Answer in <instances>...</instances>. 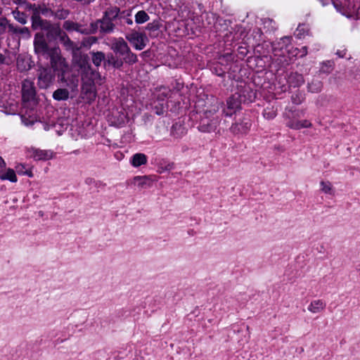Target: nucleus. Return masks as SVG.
Wrapping results in <instances>:
<instances>
[{
  "instance_id": "obj_1",
  "label": "nucleus",
  "mask_w": 360,
  "mask_h": 360,
  "mask_svg": "<svg viewBox=\"0 0 360 360\" xmlns=\"http://www.w3.org/2000/svg\"><path fill=\"white\" fill-rule=\"evenodd\" d=\"M219 110V106H213L212 109L206 110L204 116L201 117L199 129L202 132L214 131L219 124V118L214 116Z\"/></svg>"
},
{
  "instance_id": "obj_2",
  "label": "nucleus",
  "mask_w": 360,
  "mask_h": 360,
  "mask_svg": "<svg viewBox=\"0 0 360 360\" xmlns=\"http://www.w3.org/2000/svg\"><path fill=\"white\" fill-rule=\"evenodd\" d=\"M56 70L49 66L39 65L37 70V86L39 89H47L54 82Z\"/></svg>"
},
{
  "instance_id": "obj_3",
  "label": "nucleus",
  "mask_w": 360,
  "mask_h": 360,
  "mask_svg": "<svg viewBox=\"0 0 360 360\" xmlns=\"http://www.w3.org/2000/svg\"><path fill=\"white\" fill-rule=\"evenodd\" d=\"M90 30H93V34H96L98 31L103 35L110 34L114 32L115 25L113 21L103 16L102 18L90 23Z\"/></svg>"
},
{
  "instance_id": "obj_4",
  "label": "nucleus",
  "mask_w": 360,
  "mask_h": 360,
  "mask_svg": "<svg viewBox=\"0 0 360 360\" xmlns=\"http://www.w3.org/2000/svg\"><path fill=\"white\" fill-rule=\"evenodd\" d=\"M39 30L46 32V37L49 41L58 39L63 32L59 23H53L48 20L39 27Z\"/></svg>"
},
{
  "instance_id": "obj_5",
  "label": "nucleus",
  "mask_w": 360,
  "mask_h": 360,
  "mask_svg": "<svg viewBox=\"0 0 360 360\" xmlns=\"http://www.w3.org/2000/svg\"><path fill=\"white\" fill-rule=\"evenodd\" d=\"M46 55L50 58V68L56 70L59 67L65 68L68 67L65 59L61 56V51L58 46L51 47Z\"/></svg>"
},
{
  "instance_id": "obj_6",
  "label": "nucleus",
  "mask_w": 360,
  "mask_h": 360,
  "mask_svg": "<svg viewBox=\"0 0 360 360\" xmlns=\"http://www.w3.org/2000/svg\"><path fill=\"white\" fill-rule=\"evenodd\" d=\"M126 39L134 46L136 50L143 49L147 42L148 37L145 33L132 30L125 36Z\"/></svg>"
},
{
  "instance_id": "obj_7",
  "label": "nucleus",
  "mask_w": 360,
  "mask_h": 360,
  "mask_svg": "<svg viewBox=\"0 0 360 360\" xmlns=\"http://www.w3.org/2000/svg\"><path fill=\"white\" fill-rule=\"evenodd\" d=\"M58 82L61 83V86L68 87L72 91L77 90L79 84L77 77L74 75H68L63 68L58 75Z\"/></svg>"
},
{
  "instance_id": "obj_8",
  "label": "nucleus",
  "mask_w": 360,
  "mask_h": 360,
  "mask_svg": "<svg viewBox=\"0 0 360 360\" xmlns=\"http://www.w3.org/2000/svg\"><path fill=\"white\" fill-rule=\"evenodd\" d=\"M34 52L37 54L41 56H45L51 49L44 39L43 33L37 32L35 34L34 39Z\"/></svg>"
},
{
  "instance_id": "obj_9",
  "label": "nucleus",
  "mask_w": 360,
  "mask_h": 360,
  "mask_svg": "<svg viewBox=\"0 0 360 360\" xmlns=\"http://www.w3.org/2000/svg\"><path fill=\"white\" fill-rule=\"evenodd\" d=\"M35 97L36 89L34 83L29 79H25L22 83V98L23 101H34Z\"/></svg>"
},
{
  "instance_id": "obj_10",
  "label": "nucleus",
  "mask_w": 360,
  "mask_h": 360,
  "mask_svg": "<svg viewBox=\"0 0 360 360\" xmlns=\"http://www.w3.org/2000/svg\"><path fill=\"white\" fill-rule=\"evenodd\" d=\"M63 28L68 32H77L83 34H92L93 30H90V26L85 27L82 24H79L72 20H65L63 23Z\"/></svg>"
},
{
  "instance_id": "obj_11",
  "label": "nucleus",
  "mask_w": 360,
  "mask_h": 360,
  "mask_svg": "<svg viewBox=\"0 0 360 360\" xmlns=\"http://www.w3.org/2000/svg\"><path fill=\"white\" fill-rule=\"evenodd\" d=\"M112 49L122 58L130 51L127 43L122 38L115 39L112 44Z\"/></svg>"
},
{
  "instance_id": "obj_12",
  "label": "nucleus",
  "mask_w": 360,
  "mask_h": 360,
  "mask_svg": "<svg viewBox=\"0 0 360 360\" xmlns=\"http://www.w3.org/2000/svg\"><path fill=\"white\" fill-rule=\"evenodd\" d=\"M251 123L248 120H244L241 122H236L231 125L230 130L235 134H245L250 130Z\"/></svg>"
},
{
  "instance_id": "obj_13",
  "label": "nucleus",
  "mask_w": 360,
  "mask_h": 360,
  "mask_svg": "<svg viewBox=\"0 0 360 360\" xmlns=\"http://www.w3.org/2000/svg\"><path fill=\"white\" fill-rule=\"evenodd\" d=\"M41 5L36 4L32 10V14L31 16V21L32 28L33 30H39V27L46 20V19H43L41 18V11H39Z\"/></svg>"
},
{
  "instance_id": "obj_14",
  "label": "nucleus",
  "mask_w": 360,
  "mask_h": 360,
  "mask_svg": "<svg viewBox=\"0 0 360 360\" xmlns=\"http://www.w3.org/2000/svg\"><path fill=\"white\" fill-rule=\"evenodd\" d=\"M82 79L86 82H92L93 84H101V77L98 72L91 68L84 75H82Z\"/></svg>"
},
{
  "instance_id": "obj_15",
  "label": "nucleus",
  "mask_w": 360,
  "mask_h": 360,
  "mask_svg": "<svg viewBox=\"0 0 360 360\" xmlns=\"http://www.w3.org/2000/svg\"><path fill=\"white\" fill-rule=\"evenodd\" d=\"M326 303L321 300H315L308 306V311L312 314H319L324 311Z\"/></svg>"
},
{
  "instance_id": "obj_16",
  "label": "nucleus",
  "mask_w": 360,
  "mask_h": 360,
  "mask_svg": "<svg viewBox=\"0 0 360 360\" xmlns=\"http://www.w3.org/2000/svg\"><path fill=\"white\" fill-rule=\"evenodd\" d=\"M76 64L79 67L82 75H84L91 68L87 55H80L79 58L76 60Z\"/></svg>"
},
{
  "instance_id": "obj_17",
  "label": "nucleus",
  "mask_w": 360,
  "mask_h": 360,
  "mask_svg": "<svg viewBox=\"0 0 360 360\" xmlns=\"http://www.w3.org/2000/svg\"><path fill=\"white\" fill-rule=\"evenodd\" d=\"M70 13V10L64 8L61 5L54 6L53 17L57 20H65Z\"/></svg>"
},
{
  "instance_id": "obj_18",
  "label": "nucleus",
  "mask_w": 360,
  "mask_h": 360,
  "mask_svg": "<svg viewBox=\"0 0 360 360\" xmlns=\"http://www.w3.org/2000/svg\"><path fill=\"white\" fill-rule=\"evenodd\" d=\"M288 82L291 86L297 87L304 84V79L302 74L295 72L288 75Z\"/></svg>"
},
{
  "instance_id": "obj_19",
  "label": "nucleus",
  "mask_w": 360,
  "mask_h": 360,
  "mask_svg": "<svg viewBox=\"0 0 360 360\" xmlns=\"http://www.w3.org/2000/svg\"><path fill=\"white\" fill-rule=\"evenodd\" d=\"M82 89L84 94H89V99L91 100L96 98L95 84H93L92 82H86L83 80Z\"/></svg>"
},
{
  "instance_id": "obj_20",
  "label": "nucleus",
  "mask_w": 360,
  "mask_h": 360,
  "mask_svg": "<svg viewBox=\"0 0 360 360\" xmlns=\"http://www.w3.org/2000/svg\"><path fill=\"white\" fill-rule=\"evenodd\" d=\"M133 183L140 188L150 187L152 181L148 176H137L133 179Z\"/></svg>"
},
{
  "instance_id": "obj_21",
  "label": "nucleus",
  "mask_w": 360,
  "mask_h": 360,
  "mask_svg": "<svg viewBox=\"0 0 360 360\" xmlns=\"http://www.w3.org/2000/svg\"><path fill=\"white\" fill-rule=\"evenodd\" d=\"M59 41L63 45L68 51H74L75 49V43L70 39L65 31H63L58 38Z\"/></svg>"
},
{
  "instance_id": "obj_22",
  "label": "nucleus",
  "mask_w": 360,
  "mask_h": 360,
  "mask_svg": "<svg viewBox=\"0 0 360 360\" xmlns=\"http://www.w3.org/2000/svg\"><path fill=\"white\" fill-rule=\"evenodd\" d=\"M130 162L134 167H138L147 163V157L143 153H136L132 156Z\"/></svg>"
},
{
  "instance_id": "obj_23",
  "label": "nucleus",
  "mask_w": 360,
  "mask_h": 360,
  "mask_svg": "<svg viewBox=\"0 0 360 360\" xmlns=\"http://www.w3.org/2000/svg\"><path fill=\"white\" fill-rule=\"evenodd\" d=\"M70 93L65 88H59L53 93V98L54 100L66 101L69 98Z\"/></svg>"
},
{
  "instance_id": "obj_24",
  "label": "nucleus",
  "mask_w": 360,
  "mask_h": 360,
  "mask_svg": "<svg viewBox=\"0 0 360 360\" xmlns=\"http://www.w3.org/2000/svg\"><path fill=\"white\" fill-rule=\"evenodd\" d=\"M120 12V8H118L117 6H111V7L108 8L105 11L103 16L113 21L119 17Z\"/></svg>"
},
{
  "instance_id": "obj_25",
  "label": "nucleus",
  "mask_w": 360,
  "mask_h": 360,
  "mask_svg": "<svg viewBox=\"0 0 360 360\" xmlns=\"http://www.w3.org/2000/svg\"><path fill=\"white\" fill-rule=\"evenodd\" d=\"M90 54L91 55L92 62L96 67H99L103 61H106L105 55L102 51H92Z\"/></svg>"
},
{
  "instance_id": "obj_26",
  "label": "nucleus",
  "mask_w": 360,
  "mask_h": 360,
  "mask_svg": "<svg viewBox=\"0 0 360 360\" xmlns=\"http://www.w3.org/2000/svg\"><path fill=\"white\" fill-rule=\"evenodd\" d=\"M9 32L13 34H20L25 38H30L31 37V32L28 27H17L13 25H9Z\"/></svg>"
},
{
  "instance_id": "obj_27",
  "label": "nucleus",
  "mask_w": 360,
  "mask_h": 360,
  "mask_svg": "<svg viewBox=\"0 0 360 360\" xmlns=\"http://www.w3.org/2000/svg\"><path fill=\"white\" fill-rule=\"evenodd\" d=\"M32 157L36 160H46L51 158V153L49 151L34 149L33 150Z\"/></svg>"
},
{
  "instance_id": "obj_28",
  "label": "nucleus",
  "mask_w": 360,
  "mask_h": 360,
  "mask_svg": "<svg viewBox=\"0 0 360 360\" xmlns=\"http://www.w3.org/2000/svg\"><path fill=\"white\" fill-rule=\"evenodd\" d=\"M106 64L112 65L115 68H120L123 65V60L112 54H110L108 55V59L105 61V65Z\"/></svg>"
},
{
  "instance_id": "obj_29",
  "label": "nucleus",
  "mask_w": 360,
  "mask_h": 360,
  "mask_svg": "<svg viewBox=\"0 0 360 360\" xmlns=\"http://www.w3.org/2000/svg\"><path fill=\"white\" fill-rule=\"evenodd\" d=\"M322 89V83L319 79H312L311 82L308 84V89L312 93H318L321 91Z\"/></svg>"
},
{
  "instance_id": "obj_30",
  "label": "nucleus",
  "mask_w": 360,
  "mask_h": 360,
  "mask_svg": "<svg viewBox=\"0 0 360 360\" xmlns=\"http://www.w3.org/2000/svg\"><path fill=\"white\" fill-rule=\"evenodd\" d=\"M53 4H49L47 6L45 4L41 5V8H39V11H41V14L44 15L45 17H53Z\"/></svg>"
},
{
  "instance_id": "obj_31",
  "label": "nucleus",
  "mask_w": 360,
  "mask_h": 360,
  "mask_svg": "<svg viewBox=\"0 0 360 360\" xmlns=\"http://www.w3.org/2000/svg\"><path fill=\"white\" fill-rule=\"evenodd\" d=\"M12 14L15 20L22 25H25L27 22V15L23 12H20L18 8L12 11Z\"/></svg>"
},
{
  "instance_id": "obj_32",
  "label": "nucleus",
  "mask_w": 360,
  "mask_h": 360,
  "mask_svg": "<svg viewBox=\"0 0 360 360\" xmlns=\"http://www.w3.org/2000/svg\"><path fill=\"white\" fill-rule=\"evenodd\" d=\"M0 179L2 180L8 179L12 182L17 181L15 173L14 170L12 169H8L6 173H4L3 171L2 173H1L0 174Z\"/></svg>"
},
{
  "instance_id": "obj_33",
  "label": "nucleus",
  "mask_w": 360,
  "mask_h": 360,
  "mask_svg": "<svg viewBox=\"0 0 360 360\" xmlns=\"http://www.w3.org/2000/svg\"><path fill=\"white\" fill-rule=\"evenodd\" d=\"M98 41L96 37H87L82 39L81 41V47L89 49L91 45L96 44Z\"/></svg>"
},
{
  "instance_id": "obj_34",
  "label": "nucleus",
  "mask_w": 360,
  "mask_h": 360,
  "mask_svg": "<svg viewBox=\"0 0 360 360\" xmlns=\"http://www.w3.org/2000/svg\"><path fill=\"white\" fill-rule=\"evenodd\" d=\"M149 20V15L145 11H139L135 15V21L138 24L146 22Z\"/></svg>"
},
{
  "instance_id": "obj_35",
  "label": "nucleus",
  "mask_w": 360,
  "mask_h": 360,
  "mask_svg": "<svg viewBox=\"0 0 360 360\" xmlns=\"http://www.w3.org/2000/svg\"><path fill=\"white\" fill-rule=\"evenodd\" d=\"M123 63L134 64L137 62V56L131 50L122 58Z\"/></svg>"
},
{
  "instance_id": "obj_36",
  "label": "nucleus",
  "mask_w": 360,
  "mask_h": 360,
  "mask_svg": "<svg viewBox=\"0 0 360 360\" xmlns=\"http://www.w3.org/2000/svg\"><path fill=\"white\" fill-rule=\"evenodd\" d=\"M12 25L6 17L0 18V34H4L6 32V27L9 29V25Z\"/></svg>"
},
{
  "instance_id": "obj_37",
  "label": "nucleus",
  "mask_w": 360,
  "mask_h": 360,
  "mask_svg": "<svg viewBox=\"0 0 360 360\" xmlns=\"http://www.w3.org/2000/svg\"><path fill=\"white\" fill-rule=\"evenodd\" d=\"M320 185L321 191L327 194L332 193V185L329 181H321Z\"/></svg>"
},
{
  "instance_id": "obj_38",
  "label": "nucleus",
  "mask_w": 360,
  "mask_h": 360,
  "mask_svg": "<svg viewBox=\"0 0 360 360\" xmlns=\"http://www.w3.org/2000/svg\"><path fill=\"white\" fill-rule=\"evenodd\" d=\"M226 103H227L228 108L230 110H233V111H234L239 106L238 102L237 101L236 99H235L233 98H229L227 100Z\"/></svg>"
},
{
  "instance_id": "obj_39",
  "label": "nucleus",
  "mask_w": 360,
  "mask_h": 360,
  "mask_svg": "<svg viewBox=\"0 0 360 360\" xmlns=\"http://www.w3.org/2000/svg\"><path fill=\"white\" fill-rule=\"evenodd\" d=\"M287 126L291 129L296 130L302 129V126L300 125V121L290 120L288 122Z\"/></svg>"
},
{
  "instance_id": "obj_40",
  "label": "nucleus",
  "mask_w": 360,
  "mask_h": 360,
  "mask_svg": "<svg viewBox=\"0 0 360 360\" xmlns=\"http://www.w3.org/2000/svg\"><path fill=\"white\" fill-rule=\"evenodd\" d=\"M174 163H167L165 165H160L158 167V172L162 173L165 171H169L174 168Z\"/></svg>"
},
{
  "instance_id": "obj_41",
  "label": "nucleus",
  "mask_w": 360,
  "mask_h": 360,
  "mask_svg": "<svg viewBox=\"0 0 360 360\" xmlns=\"http://www.w3.org/2000/svg\"><path fill=\"white\" fill-rule=\"evenodd\" d=\"M332 67L333 65L330 61L323 63L320 69V72L329 73L332 70Z\"/></svg>"
},
{
  "instance_id": "obj_42",
  "label": "nucleus",
  "mask_w": 360,
  "mask_h": 360,
  "mask_svg": "<svg viewBox=\"0 0 360 360\" xmlns=\"http://www.w3.org/2000/svg\"><path fill=\"white\" fill-rule=\"evenodd\" d=\"M276 113L274 110L268 111L267 110H265L264 112V116L266 119H271L276 117Z\"/></svg>"
},
{
  "instance_id": "obj_43",
  "label": "nucleus",
  "mask_w": 360,
  "mask_h": 360,
  "mask_svg": "<svg viewBox=\"0 0 360 360\" xmlns=\"http://www.w3.org/2000/svg\"><path fill=\"white\" fill-rule=\"evenodd\" d=\"M300 125L302 126V128H309L312 126L311 123L307 120L300 121Z\"/></svg>"
},
{
  "instance_id": "obj_44",
  "label": "nucleus",
  "mask_w": 360,
  "mask_h": 360,
  "mask_svg": "<svg viewBox=\"0 0 360 360\" xmlns=\"http://www.w3.org/2000/svg\"><path fill=\"white\" fill-rule=\"evenodd\" d=\"M24 4H25V9L29 10V11H32L33 9V8L34 7V6L36 5L35 4H31V3H27V2H25Z\"/></svg>"
},
{
  "instance_id": "obj_45",
  "label": "nucleus",
  "mask_w": 360,
  "mask_h": 360,
  "mask_svg": "<svg viewBox=\"0 0 360 360\" xmlns=\"http://www.w3.org/2000/svg\"><path fill=\"white\" fill-rule=\"evenodd\" d=\"M297 96L296 95V97L294 96H292V102L295 104H299L301 103V100L300 98H297Z\"/></svg>"
},
{
  "instance_id": "obj_46",
  "label": "nucleus",
  "mask_w": 360,
  "mask_h": 360,
  "mask_svg": "<svg viewBox=\"0 0 360 360\" xmlns=\"http://www.w3.org/2000/svg\"><path fill=\"white\" fill-rule=\"evenodd\" d=\"M21 62L23 63L24 60H21ZM17 65H18V69L20 70L21 71H23V70L27 69L25 66L23 67V68H21V66H20V60H18Z\"/></svg>"
},
{
  "instance_id": "obj_47",
  "label": "nucleus",
  "mask_w": 360,
  "mask_h": 360,
  "mask_svg": "<svg viewBox=\"0 0 360 360\" xmlns=\"http://www.w3.org/2000/svg\"><path fill=\"white\" fill-rule=\"evenodd\" d=\"M307 53V46H303L302 49V55L301 56H306Z\"/></svg>"
},
{
  "instance_id": "obj_48",
  "label": "nucleus",
  "mask_w": 360,
  "mask_h": 360,
  "mask_svg": "<svg viewBox=\"0 0 360 360\" xmlns=\"http://www.w3.org/2000/svg\"><path fill=\"white\" fill-rule=\"evenodd\" d=\"M336 54H337L340 58H343V57H345V52L338 51L336 53Z\"/></svg>"
},
{
  "instance_id": "obj_49",
  "label": "nucleus",
  "mask_w": 360,
  "mask_h": 360,
  "mask_svg": "<svg viewBox=\"0 0 360 360\" xmlns=\"http://www.w3.org/2000/svg\"><path fill=\"white\" fill-rule=\"evenodd\" d=\"M13 2L15 4H23L25 3L23 0H13Z\"/></svg>"
},
{
  "instance_id": "obj_50",
  "label": "nucleus",
  "mask_w": 360,
  "mask_h": 360,
  "mask_svg": "<svg viewBox=\"0 0 360 360\" xmlns=\"http://www.w3.org/2000/svg\"><path fill=\"white\" fill-rule=\"evenodd\" d=\"M5 56L3 54L0 53V63H4L5 62Z\"/></svg>"
},
{
  "instance_id": "obj_51",
  "label": "nucleus",
  "mask_w": 360,
  "mask_h": 360,
  "mask_svg": "<svg viewBox=\"0 0 360 360\" xmlns=\"http://www.w3.org/2000/svg\"><path fill=\"white\" fill-rule=\"evenodd\" d=\"M126 22L129 25H132L133 24V21L130 18H126L125 20Z\"/></svg>"
},
{
  "instance_id": "obj_52",
  "label": "nucleus",
  "mask_w": 360,
  "mask_h": 360,
  "mask_svg": "<svg viewBox=\"0 0 360 360\" xmlns=\"http://www.w3.org/2000/svg\"><path fill=\"white\" fill-rule=\"evenodd\" d=\"M298 51H299V50L297 49H295V56H297L298 54Z\"/></svg>"
},
{
  "instance_id": "obj_53",
  "label": "nucleus",
  "mask_w": 360,
  "mask_h": 360,
  "mask_svg": "<svg viewBox=\"0 0 360 360\" xmlns=\"http://www.w3.org/2000/svg\"><path fill=\"white\" fill-rule=\"evenodd\" d=\"M231 114H232V112H226V115H231Z\"/></svg>"
},
{
  "instance_id": "obj_54",
  "label": "nucleus",
  "mask_w": 360,
  "mask_h": 360,
  "mask_svg": "<svg viewBox=\"0 0 360 360\" xmlns=\"http://www.w3.org/2000/svg\"><path fill=\"white\" fill-rule=\"evenodd\" d=\"M2 12H3V8L0 7V15L2 14Z\"/></svg>"
}]
</instances>
